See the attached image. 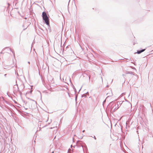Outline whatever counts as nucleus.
<instances>
[{
  "mask_svg": "<svg viewBox=\"0 0 153 153\" xmlns=\"http://www.w3.org/2000/svg\"><path fill=\"white\" fill-rule=\"evenodd\" d=\"M145 50V49H143L141 51H137V53L138 54H140V53H141L144 51Z\"/></svg>",
  "mask_w": 153,
  "mask_h": 153,
  "instance_id": "nucleus-2",
  "label": "nucleus"
},
{
  "mask_svg": "<svg viewBox=\"0 0 153 153\" xmlns=\"http://www.w3.org/2000/svg\"><path fill=\"white\" fill-rule=\"evenodd\" d=\"M42 16L43 19L45 21V23L46 24L49 25V19L46 13L45 12H43L42 13Z\"/></svg>",
  "mask_w": 153,
  "mask_h": 153,
  "instance_id": "nucleus-1",
  "label": "nucleus"
},
{
  "mask_svg": "<svg viewBox=\"0 0 153 153\" xmlns=\"http://www.w3.org/2000/svg\"><path fill=\"white\" fill-rule=\"evenodd\" d=\"M51 153H54V152H52Z\"/></svg>",
  "mask_w": 153,
  "mask_h": 153,
  "instance_id": "nucleus-4",
  "label": "nucleus"
},
{
  "mask_svg": "<svg viewBox=\"0 0 153 153\" xmlns=\"http://www.w3.org/2000/svg\"><path fill=\"white\" fill-rule=\"evenodd\" d=\"M85 131V130H83V131L82 132H84Z\"/></svg>",
  "mask_w": 153,
  "mask_h": 153,
  "instance_id": "nucleus-3",
  "label": "nucleus"
}]
</instances>
